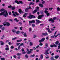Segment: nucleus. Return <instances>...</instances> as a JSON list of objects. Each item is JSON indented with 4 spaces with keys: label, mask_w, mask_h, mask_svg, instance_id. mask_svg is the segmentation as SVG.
Here are the masks:
<instances>
[{
    "label": "nucleus",
    "mask_w": 60,
    "mask_h": 60,
    "mask_svg": "<svg viewBox=\"0 0 60 60\" xmlns=\"http://www.w3.org/2000/svg\"><path fill=\"white\" fill-rule=\"evenodd\" d=\"M3 15L5 17H7V16H8V14L6 10H5L4 11L0 13V15Z\"/></svg>",
    "instance_id": "f257e3e1"
},
{
    "label": "nucleus",
    "mask_w": 60,
    "mask_h": 60,
    "mask_svg": "<svg viewBox=\"0 0 60 60\" xmlns=\"http://www.w3.org/2000/svg\"><path fill=\"white\" fill-rule=\"evenodd\" d=\"M45 13H46L47 16H49V12L47 11L48 10V8H45Z\"/></svg>",
    "instance_id": "f03ea898"
},
{
    "label": "nucleus",
    "mask_w": 60,
    "mask_h": 60,
    "mask_svg": "<svg viewBox=\"0 0 60 60\" xmlns=\"http://www.w3.org/2000/svg\"><path fill=\"white\" fill-rule=\"evenodd\" d=\"M3 24L4 26H6V25L7 26H9L10 25V24L9 23L7 22H4Z\"/></svg>",
    "instance_id": "7ed1b4c3"
},
{
    "label": "nucleus",
    "mask_w": 60,
    "mask_h": 60,
    "mask_svg": "<svg viewBox=\"0 0 60 60\" xmlns=\"http://www.w3.org/2000/svg\"><path fill=\"white\" fill-rule=\"evenodd\" d=\"M27 18H29V19H32V18H35V16L31 15H30L29 16H28L27 17Z\"/></svg>",
    "instance_id": "20e7f679"
},
{
    "label": "nucleus",
    "mask_w": 60,
    "mask_h": 60,
    "mask_svg": "<svg viewBox=\"0 0 60 60\" xmlns=\"http://www.w3.org/2000/svg\"><path fill=\"white\" fill-rule=\"evenodd\" d=\"M50 48H49L48 49H47V50H45V55H47V54H49V53L48 52L50 51Z\"/></svg>",
    "instance_id": "39448f33"
},
{
    "label": "nucleus",
    "mask_w": 60,
    "mask_h": 60,
    "mask_svg": "<svg viewBox=\"0 0 60 60\" xmlns=\"http://www.w3.org/2000/svg\"><path fill=\"white\" fill-rule=\"evenodd\" d=\"M15 2L18 4H23V2L21 1H19V2L18 0H17L15 1Z\"/></svg>",
    "instance_id": "423d86ee"
},
{
    "label": "nucleus",
    "mask_w": 60,
    "mask_h": 60,
    "mask_svg": "<svg viewBox=\"0 0 60 60\" xmlns=\"http://www.w3.org/2000/svg\"><path fill=\"white\" fill-rule=\"evenodd\" d=\"M33 49H30V51H28L27 52V54H30V53H31L32 51H33Z\"/></svg>",
    "instance_id": "0eeeda50"
},
{
    "label": "nucleus",
    "mask_w": 60,
    "mask_h": 60,
    "mask_svg": "<svg viewBox=\"0 0 60 60\" xmlns=\"http://www.w3.org/2000/svg\"><path fill=\"white\" fill-rule=\"evenodd\" d=\"M42 17H43V15H39L38 17V19H40L42 18Z\"/></svg>",
    "instance_id": "6e6552de"
},
{
    "label": "nucleus",
    "mask_w": 60,
    "mask_h": 60,
    "mask_svg": "<svg viewBox=\"0 0 60 60\" xmlns=\"http://www.w3.org/2000/svg\"><path fill=\"white\" fill-rule=\"evenodd\" d=\"M46 30H48V31L49 33H52V31H50V29H49V28H46Z\"/></svg>",
    "instance_id": "1a4fd4ad"
},
{
    "label": "nucleus",
    "mask_w": 60,
    "mask_h": 60,
    "mask_svg": "<svg viewBox=\"0 0 60 60\" xmlns=\"http://www.w3.org/2000/svg\"><path fill=\"white\" fill-rule=\"evenodd\" d=\"M36 24H38V23H41V21H39L38 20H36Z\"/></svg>",
    "instance_id": "9d476101"
},
{
    "label": "nucleus",
    "mask_w": 60,
    "mask_h": 60,
    "mask_svg": "<svg viewBox=\"0 0 60 60\" xmlns=\"http://www.w3.org/2000/svg\"><path fill=\"white\" fill-rule=\"evenodd\" d=\"M12 13H13V14H16L18 16H19V14H18L16 12H14L13 11H12Z\"/></svg>",
    "instance_id": "9b49d317"
},
{
    "label": "nucleus",
    "mask_w": 60,
    "mask_h": 60,
    "mask_svg": "<svg viewBox=\"0 0 60 60\" xmlns=\"http://www.w3.org/2000/svg\"><path fill=\"white\" fill-rule=\"evenodd\" d=\"M29 23H31V24H32V23H35V21L34 20L30 21H29Z\"/></svg>",
    "instance_id": "f8f14e48"
},
{
    "label": "nucleus",
    "mask_w": 60,
    "mask_h": 60,
    "mask_svg": "<svg viewBox=\"0 0 60 60\" xmlns=\"http://www.w3.org/2000/svg\"><path fill=\"white\" fill-rule=\"evenodd\" d=\"M49 21H51L52 23H54V21L52 19H49Z\"/></svg>",
    "instance_id": "ddd939ff"
},
{
    "label": "nucleus",
    "mask_w": 60,
    "mask_h": 60,
    "mask_svg": "<svg viewBox=\"0 0 60 60\" xmlns=\"http://www.w3.org/2000/svg\"><path fill=\"white\" fill-rule=\"evenodd\" d=\"M42 35H44V36H46V35H48V33L47 32H45V33H43L42 34Z\"/></svg>",
    "instance_id": "4468645a"
},
{
    "label": "nucleus",
    "mask_w": 60,
    "mask_h": 60,
    "mask_svg": "<svg viewBox=\"0 0 60 60\" xmlns=\"http://www.w3.org/2000/svg\"><path fill=\"white\" fill-rule=\"evenodd\" d=\"M22 53L23 54H25L26 53V52L24 51V50L23 48L22 49Z\"/></svg>",
    "instance_id": "2eb2a0df"
},
{
    "label": "nucleus",
    "mask_w": 60,
    "mask_h": 60,
    "mask_svg": "<svg viewBox=\"0 0 60 60\" xmlns=\"http://www.w3.org/2000/svg\"><path fill=\"white\" fill-rule=\"evenodd\" d=\"M28 14L27 13H24V14L23 15V18H26V16Z\"/></svg>",
    "instance_id": "dca6fc26"
},
{
    "label": "nucleus",
    "mask_w": 60,
    "mask_h": 60,
    "mask_svg": "<svg viewBox=\"0 0 60 60\" xmlns=\"http://www.w3.org/2000/svg\"><path fill=\"white\" fill-rule=\"evenodd\" d=\"M28 10H29V8H25V12H27Z\"/></svg>",
    "instance_id": "f3484780"
},
{
    "label": "nucleus",
    "mask_w": 60,
    "mask_h": 60,
    "mask_svg": "<svg viewBox=\"0 0 60 60\" xmlns=\"http://www.w3.org/2000/svg\"><path fill=\"white\" fill-rule=\"evenodd\" d=\"M11 9L12 10H14L15 9V7L14 6H13L12 7Z\"/></svg>",
    "instance_id": "a211bd4d"
},
{
    "label": "nucleus",
    "mask_w": 60,
    "mask_h": 60,
    "mask_svg": "<svg viewBox=\"0 0 60 60\" xmlns=\"http://www.w3.org/2000/svg\"><path fill=\"white\" fill-rule=\"evenodd\" d=\"M36 12H37V10H35L33 12V14H34V13H36Z\"/></svg>",
    "instance_id": "6ab92c4d"
},
{
    "label": "nucleus",
    "mask_w": 60,
    "mask_h": 60,
    "mask_svg": "<svg viewBox=\"0 0 60 60\" xmlns=\"http://www.w3.org/2000/svg\"><path fill=\"white\" fill-rule=\"evenodd\" d=\"M0 42L1 43V45H4V42H3V41H0Z\"/></svg>",
    "instance_id": "aec40b11"
},
{
    "label": "nucleus",
    "mask_w": 60,
    "mask_h": 60,
    "mask_svg": "<svg viewBox=\"0 0 60 60\" xmlns=\"http://www.w3.org/2000/svg\"><path fill=\"white\" fill-rule=\"evenodd\" d=\"M58 43H59V41H56L55 43V44L56 45H58Z\"/></svg>",
    "instance_id": "412c9836"
},
{
    "label": "nucleus",
    "mask_w": 60,
    "mask_h": 60,
    "mask_svg": "<svg viewBox=\"0 0 60 60\" xmlns=\"http://www.w3.org/2000/svg\"><path fill=\"white\" fill-rule=\"evenodd\" d=\"M33 45V43L32 42H30V46H32Z\"/></svg>",
    "instance_id": "4be33fe9"
},
{
    "label": "nucleus",
    "mask_w": 60,
    "mask_h": 60,
    "mask_svg": "<svg viewBox=\"0 0 60 60\" xmlns=\"http://www.w3.org/2000/svg\"><path fill=\"white\" fill-rule=\"evenodd\" d=\"M59 56H55L54 58H56V59H57L58 58V57H59Z\"/></svg>",
    "instance_id": "5701e85b"
},
{
    "label": "nucleus",
    "mask_w": 60,
    "mask_h": 60,
    "mask_svg": "<svg viewBox=\"0 0 60 60\" xmlns=\"http://www.w3.org/2000/svg\"><path fill=\"white\" fill-rule=\"evenodd\" d=\"M19 13L20 14H21V12H22V11H21V10L20 9H19Z\"/></svg>",
    "instance_id": "b1692460"
},
{
    "label": "nucleus",
    "mask_w": 60,
    "mask_h": 60,
    "mask_svg": "<svg viewBox=\"0 0 60 60\" xmlns=\"http://www.w3.org/2000/svg\"><path fill=\"white\" fill-rule=\"evenodd\" d=\"M17 42H21L22 41V39H20V40H18L17 41Z\"/></svg>",
    "instance_id": "393cba45"
},
{
    "label": "nucleus",
    "mask_w": 60,
    "mask_h": 60,
    "mask_svg": "<svg viewBox=\"0 0 60 60\" xmlns=\"http://www.w3.org/2000/svg\"><path fill=\"white\" fill-rule=\"evenodd\" d=\"M4 11V8H2L0 10V11H1V12L3 11Z\"/></svg>",
    "instance_id": "a878e982"
},
{
    "label": "nucleus",
    "mask_w": 60,
    "mask_h": 60,
    "mask_svg": "<svg viewBox=\"0 0 60 60\" xmlns=\"http://www.w3.org/2000/svg\"><path fill=\"white\" fill-rule=\"evenodd\" d=\"M60 35V34H58L57 35H56V36L55 35V36H55V38H56V37H57V36H58V35Z\"/></svg>",
    "instance_id": "bb28decb"
},
{
    "label": "nucleus",
    "mask_w": 60,
    "mask_h": 60,
    "mask_svg": "<svg viewBox=\"0 0 60 60\" xmlns=\"http://www.w3.org/2000/svg\"><path fill=\"white\" fill-rule=\"evenodd\" d=\"M39 6H40L41 7H43V5L42 4H39Z\"/></svg>",
    "instance_id": "cd10ccee"
},
{
    "label": "nucleus",
    "mask_w": 60,
    "mask_h": 60,
    "mask_svg": "<svg viewBox=\"0 0 60 60\" xmlns=\"http://www.w3.org/2000/svg\"><path fill=\"white\" fill-rule=\"evenodd\" d=\"M5 49L6 50H9V48L7 47Z\"/></svg>",
    "instance_id": "c85d7f7f"
},
{
    "label": "nucleus",
    "mask_w": 60,
    "mask_h": 60,
    "mask_svg": "<svg viewBox=\"0 0 60 60\" xmlns=\"http://www.w3.org/2000/svg\"><path fill=\"white\" fill-rule=\"evenodd\" d=\"M17 39V37L14 38L12 39V40H16Z\"/></svg>",
    "instance_id": "c756f323"
},
{
    "label": "nucleus",
    "mask_w": 60,
    "mask_h": 60,
    "mask_svg": "<svg viewBox=\"0 0 60 60\" xmlns=\"http://www.w3.org/2000/svg\"><path fill=\"white\" fill-rule=\"evenodd\" d=\"M34 4V3H32V2H31L30 3L29 5H31V4H33H33Z\"/></svg>",
    "instance_id": "7c9ffc66"
},
{
    "label": "nucleus",
    "mask_w": 60,
    "mask_h": 60,
    "mask_svg": "<svg viewBox=\"0 0 60 60\" xmlns=\"http://www.w3.org/2000/svg\"><path fill=\"white\" fill-rule=\"evenodd\" d=\"M58 45H59L58 46V49H60V43L59 44H58Z\"/></svg>",
    "instance_id": "2f4dec72"
},
{
    "label": "nucleus",
    "mask_w": 60,
    "mask_h": 60,
    "mask_svg": "<svg viewBox=\"0 0 60 60\" xmlns=\"http://www.w3.org/2000/svg\"><path fill=\"white\" fill-rule=\"evenodd\" d=\"M12 31L13 33H15V32H16V30H12Z\"/></svg>",
    "instance_id": "473e14b6"
},
{
    "label": "nucleus",
    "mask_w": 60,
    "mask_h": 60,
    "mask_svg": "<svg viewBox=\"0 0 60 60\" xmlns=\"http://www.w3.org/2000/svg\"><path fill=\"white\" fill-rule=\"evenodd\" d=\"M19 31H17L16 32V34H19Z\"/></svg>",
    "instance_id": "72a5a7b5"
},
{
    "label": "nucleus",
    "mask_w": 60,
    "mask_h": 60,
    "mask_svg": "<svg viewBox=\"0 0 60 60\" xmlns=\"http://www.w3.org/2000/svg\"><path fill=\"white\" fill-rule=\"evenodd\" d=\"M41 40L42 41H43L45 40V38H43L41 39Z\"/></svg>",
    "instance_id": "f704fd0d"
},
{
    "label": "nucleus",
    "mask_w": 60,
    "mask_h": 60,
    "mask_svg": "<svg viewBox=\"0 0 60 60\" xmlns=\"http://www.w3.org/2000/svg\"><path fill=\"white\" fill-rule=\"evenodd\" d=\"M1 29L2 30V31H4V27H3V28H2Z\"/></svg>",
    "instance_id": "c9c22d12"
},
{
    "label": "nucleus",
    "mask_w": 60,
    "mask_h": 60,
    "mask_svg": "<svg viewBox=\"0 0 60 60\" xmlns=\"http://www.w3.org/2000/svg\"><path fill=\"white\" fill-rule=\"evenodd\" d=\"M24 35L25 37H26L27 36V35L26 34V33H25L24 34Z\"/></svg>",
    "instance_id": "e433bc0d"
},
{
    "label": "nucleus",
    "mask_w": 60,
    "mask_h": 60,
    "mask_svg": "<svg viewBox=\"0 0 60 60\" xmlns=\"http://www.w3.org/2000/svg\"><path fill=\"white\" fill-rule=\"evenodd\" d=\"M14 20L16 21V22H18L19 21V20H17V19L15 18L14 19Z\"/></svg>",
    "instance_id": "4c0bfd02"
},
{
    "label": "nucleus",
    "mask_w": 60,
    "mask_h": 60,
    "mask_svg": "<svg viewBox=\"0 0 60 60\" xmlns=\"http://www.w3.org/2000/svg\"><path fill=\"white\" fill-rule=\"evenodd\" d=\"M32 29L31 28H29V32H30L31 31H32Z\"/></svg>",
    "instance_id": "58836bf2"
},
{
    "label": "nucleus",
    "mask_w": 60,
    "mask_h": 60,
    "mask_svg": "<svg viewBox=\"0 0 60 60\" xmlns=\"http://www.w3.org/2000/svg\"><path fill=\"white\" fill-rule=\"evenodd\" d=\"M43 55L41 56L40 58L41 59H42V58H43Z\"/></svg>",
    "instance_id": "ea45409f"
},
{
    "label": "nucleus",
    "mask_w": 60,
    "mask_h": 60,
    "mask_svg": "<svg viewBox=\"0 0 60 60\" xmlns=\"http://www.w3.org/2000/svg\"><path fill=\"white\" fill-rule=\"evenodd\" d=\"M57 10L58 11H60V8H59V7L57 8Z\"/></svg>",
    "instance_id": "a19ab883"
},
{
    "label": "nucleus",
    "mask_w": 60,
    "mask_h": 60,
    "mask_svg": "<svg viewBox=\"0 0 60 60\" xmlns=\"http://www.w3.org/2000/svg\"><path fill=\"white\" fill-rule=\"evenodd\" d=\"M8 7L9 8H11L12 7H11V5L9 6H8Z\"/></svg>",
    "instance_id": "79ce46f5"
},
{
    "label": "nucleus",
    "mask_w": 60,
    "mask_h": 60,
    "mask_svg": "<svg viewBox=\"0 0 60 60\" xmlns=\"http://www.w3.org/2000/svg\"><path fill=\"white\" fill-rule=\"evenodd\" d=\"M11 48L12 49H13V48H14V46H11Z\"/></svg>",
    "instance_id": "37998d69"
},
{
    "label": "nucleus",
    "mask_w": 60,
    "mask_h": 60,
    "mask_svg": "<svg viewBox=\"0 0 60 60\" xmlns=\"http://www.w3.org/2000/svg\"><path fill=\"white\" fill-rule=\"evenodd\" d=\"M25 57H26V58H27L28 57V56L26 55H25Z\"/></svg>",
    "instance_id": "c03bdc74"
},
{
    "label": "nucleus",
    "mask_w": 60,
    "mask_h": 60,
    "mask_svg": "<svg viewBox=\"0 0 60 60\" xmlns=\"http://www.w3.org/2000/svg\"><path fill=\"white\" fill-rule=\"evenodd\" d=\"M1 60H5V59L4 58H1Z\"/></svg>",
    "instance_id": "a18cd8bd"
},
{
    "label": "nucleus",
    "mask_w": 60,
    "mask_h": 60,
    "mask_svg": "<svg viewBox=\"0 0 60 60\" xmlns=\"http://www.w3.org/2000/svg\"><path fill=\"white\" fill-rule=\"evenodd\" d=\"M33 36H34L33 38H35V37H36V36L35 35H33Z\"/></svg>",
    "instance_id": "49530a36"
},
{
    "label": "nucleus",
    "mask_w": 60,
    "mask_h": 60,
    "mask_svg": "<svg viewBox=\"0 0 60 60\" xmlns=\"http://www.w3.org/2000/svg\"><path fill=\"white\" fill-rule=\"evenodd\" d=\"M39 45H40V46H42L43 44H42V43H40Z\"/></svg>",
    "instance_id": "de8ad7c7"
},
{
    "label": "nucleus",
    "mask_w": 60,
    "mask_h": 60,
    "mask_svg": "<svg viewBox=\"0 0 60 60\" xmlns=\"http://www.w3.org/2000/svg\"><path fill=\"white\" fill-rule=\"evenodd\" d=\"M52 9H53L52 8H50L49 9V10H52Z\"/></svg>",
    "instance_id": "09e8293b"
},
{
    "label": "nucleus",
    "mask_w": 60,
    "mask_h": 60,
    "mask_svg": "<svg viewBox=\"0 0 60 60\" xmlns=\"http://www.w3.org/2000/svg\"><path fill=\"white\" fill-rule=\"evenodd\" d=\"M21 55V53H17V56H20Z\"/></svg>",
    "instance_id": "8fccbe9b"
},
{
    "label": "nucleus",
    "mask_w": 60,
    "mask_h": 60,
    "mask_svg": "<svg viewBox=\"0 0 60 60\" xmlns=\"http://www.w3.org/2000/svg\"><path fill=\"white\" fill-rule=\"evenodd\" d=\"M32 26L33 27H34V26H35V25L33 24H32Z\"/></svg>",
    "instance_id": "3c124183"
},
{
    "label": "nucleus",
    "mask_w": 60,
    "mask_h": 60,
    "mask_svg": "<svg viewBox=\"0 0 60 60\" xmlns=\"http://www.w3.org/2000/svg\"><path fill=\"white\" fill-rule=\"evenodd\" d=\"M45 46H46V47H48V44L47 43V44H46L45 45Z\"/></svg>",
    "instance_id": "603ef678"
},
{
    "label": "nucleus",
    "mask_w": 60,
    "mask_h": 60,
    "mask_svg": "<svg viewBox=\"0 0 60 60\" xmlns=\"http://www.w3.org/2000/svg\"><path fill=\"white\" fill-rule=\"evenodd\" d=\"M9 14V15H11V12H9L8 13Z\"/></svg>",
    "instance_id": "864d4df0"
},
{
    "label": "nucleus",
    "mask_w": 60,
    "mask_h": 60,
    "mask_svg": "<svg viewBox=\"0 0 60 60\" xmlns=\"http://www.w3.org/2000/svg\"><path fill=\"white\" fill-rule=\"evenodd\" d=\"M51 60H53L54 59V56H52L51 57Z\"/></svg>",
    "instance_id": "5fc2aeb1"
},
{
    "label": "nucleus",
    "mask_w": 60,
    "mask_h": 60,
    "mask_svg": "<svg viewBox=\"0 0 60 60\" xmlns=\"http://www.w3.org/2000/svg\"><path fill=\"white\" fill-rule=\"evenodd\" d=\"M42 41V40H40L39 41V42H40V43H41Z\"/></svg>",
    "instance_id": "6e6d98bb"
},
{
    "label": "nucleus",
    "mask_w": 60,
    "mask_h": 60,
    "mask_svg": "<svg viewBox=\"0 0 60 60\" xmlns=\"http://www.w3.org/2000/svg\"><path fill=\"white\" fill-rule=\"evenodd\" d=\"M20 44V43H17L16 44L18 46H19V45Z\"/></svg>",
    "instance_id": "4d7b16f0"
},
{
    "label": "nucleus",
    "mask_w": 60,
    "mask_h": 60,
    "mask_svg": "<svg viewBox=\"0 0 60 60\" xmlns=\"http://www.w3.org/2000/svg\"><path fill=\"white\" fill-rule=\"evenodd\" d=\"M24 44V43H22L20 45V46H22Z\"/></svg>",
    "instance_id": "13d9d810"
},
{
    "label": "nucleus",
    "mask_w": 60,
    "mask_h": 60,
    "mask_svg": "<svg viewBox=\"0 0 60 60\" xmlns=\"http://www.w3.org/2000/svg\"><path fill=\"white\" fill-rule=\"evenodd\" d=\"M13 16L14 17H16V15L15 14H13Z\"/></svg>",
    "instance_id": "bf43d9fd"
},
{
    "label": "nucleus",
    "mask_w": 60,
    "mask_h": 60,
    "mask_svg": "<svg viewBox=\"0 0 60 60\" xmlns=\"http://www.w3.org/2000/svg\"><path fill=\"white\" fill-rule=\"evenodd\" d=\"M53 47H56V45H53Z\"/></svg>",
    "instance_id": "052dcab7"
},
{
    "label": "nucleus",
    "mask_w": 60,
    "mask_h": 60,
    "mask_svg": "<svg viewBox=\"0 0 60 60\" xmlns=\"http://www.w3.org/2000/svg\"><path fill=\"white\" fill-rule=\"evenodd\" d=\"M15 50L17 51V50H18V49L17 48H15Z\"/></svg>",
    "instance_id": "680f3d73"
},
{
    "label": "nucleus",
    "mask_w": 60,
    "mask_h": 60,
    "mask_svg": "<svg viewBox=\"0 0 60 60\" xmlns=\"http://www.w3.org/2000/svg\"><path fill=\"white\" fill-rule=\"evenodd\" d=\"M8 44L9 45H11V43L10 42H8Z\"/></svg>",
    "instance_id": "e2e57ef3"
},
{
    "label": "nucleus",
    "mask_w": 60,
    "mask_h": 60,
    "mask_svg": "<svg viewBox=\"0 0 60 60\" xmlns=\"http://www.w3.org/2000/svg\"><path fill=\"white\" fill-rule=\"evenodd\" d=\"M3 26V25H0V28H1V27H2Z\"/></svg>",
    "instance_id": "0e129e2a"
},
{
    "label": "nucleus",
    "mask_w": 60,
    "mask_h": 60,
    "mask_svg": "<svg viewBox=\"0 0 60 60\" xmlns=\"http://www.w3.org/2000/svg\"><path fill=\"white\" fill-rule=\"evenodd\" d=\"M56 17H54L53 18V19L54 20H55V19H56Z\"/></svg>",
    "instance_id": "69168bd1"
},
{
    "label": "nucleus",
    "mask_w": 60,
    "mask_h": 60,
    "mask_svg": "<svg viewBox=\"0 0 60 60\" xmlns=\"http://www.w3.org/2000/svg\"><path fill=\"white\" fill-rule=\"evenodd\" d=\"M9 41V40H7L6 41V42H8Z\"/></svg>",
    "instance_id": "338daca9"
},
{
    "label": "nucleus",
    "mask_w": 60,
    "mask_h": 60,
    "mask_svg": "<svg viewBox=\"0 0 60 60\" xmlns=\"http://www.w3.org/2000/svg\"><path fill=\"white\" fill-rule=\"evenodd\" d=\"M50 47H51L52 48V47H53V45H50Z\"/></svg>",
    "instance_id": "774afa93"
}]
</instances>
